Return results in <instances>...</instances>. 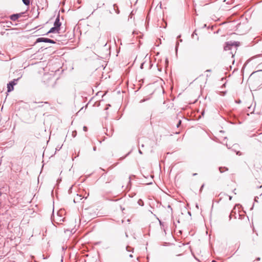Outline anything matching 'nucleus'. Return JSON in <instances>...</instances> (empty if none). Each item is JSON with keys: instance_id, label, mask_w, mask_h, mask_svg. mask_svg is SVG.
<instances>
[{"instance_id": "f03ea898", "label": "nucleus", "mask_w": 262, "mask_h": 262, "mask_svg": "<svg viewBox=\"0 0 262 262\" xmlns=\"http://www.w3.org/2000/svg\"><path fill=\"white\" fill-rule=\"evenodd\" d=\"M251 78L257 84L262 83V71L253 73L251 75Z\"/></svg>"}, {"instance_id": "423d86ee", "label": "nucleus", "mask_w": 262, "mask_h": 262, "mask_svg": "<svg viewBox=\"0 0 262 262\" xmlns=\"http://www.w3.org/2000/svg\"><path fill=\"white\" fill-rule=\"evenodd\" d=\"M254 186L255 188L261 189L262 188V183L258 180H256L254 182Z\"/></svg>"}, {"instance_id": "f8f14e48", "label": "nucleus", "mask_w": 262, "mask_h": 262, "mask_svg": "<svg viewBox=\"0 0 262 262\" xmlns=\"http://www.w3.org/2000/svg\"><path fill=\"white\" fill-rule=\"evenodd\" d=\"M1 195H2V192H0V196H1Z\"/></svg>"}, {"instance_id": "0eeeda50", "label": "nucleus", "mask_w": 262, "mask_h": 262, "mask_svg": "<svg viewBox=\"0 0 262 262\" xmlns=\"http://www.w3.org/2000/svg\"><path fill=\"white\" fill-rule=\"evenodd\" d=\"M20 15L18 14H13L10 16V18L12 20L15 21L17 20L20 17Z\"/></svg>"}, {"instance_id": "6e6552de", "label": "nucleus", "mask_w": 262, "mask_h": 262, "mask_svg": "<svg viewBox=\"0 0 262 262\" xmlns=\"http://www.w3.org/2000/svg\"><path fill=\"white\" fill-rule=\"evenodd\" d=\"M23 3L27 6L29 5L30 0H22Z\"/></svg>"}, {"instance_id": "f257e3e1", "label": "nucleus", "mask_w": 262, "mask_h": 262, "mask_svg": "<svg viewBox=\"0 0 262 262\" xmlns=\"http://www.w3.org/2000/svg\"><path fill=\"white\" fill-rule=\"evenodd\" d=\"M239 44V42L237 41H227L226 42L225 45L224 47V51L226 52L230 51V52L228 53V55L229 56H231V58H233Z\"/></svg>"}, {"instance_id": "9d476101", "label": "nucleus", "mask_w": 262, "mask_h": 262, "mask_svg": "<svg viewBox=\"0 0 262 262\" xmlns=\"http://www.w3.org/2000/svg\"><path fill=\"white\" fill-rule=\"evenodd\" d=\"M204 185H203L201 186V189H200V191H202V189H203V187H204Z\"/></svg>"}, {"instance_id": "20e7f679", "label": "nucleus", "mask_w": 262, "mask_h": 262, "mask_svg": "<svg viewBox=\"0 0 262 262\" xmlns=\"http://www.w3.org/2000/svg\"><path fill=\"white\" fill-rule=\"evenodd\" d=\"M48 42V43H55V42L51 39L46 38H38L37 39L36 41V43L37 42Z\"/></svg>"}, {"instance_id": "9b49d317", "label": "nucleus", "mask_w": 262, "mask_h": 262, "mask_svg": "<svg viewBox=\"0 0 262 262\" xmlns=\"http://www.w3.org/2000/svg\"><path fill=\"white\" fill-rule=\"evenodd\" d=\"M84 128V130L85 131H86V130H87V128H86V127H84V128Z\"/></svg>"}, {"instance_id": "7ed1b4c3", "label": "nucleus", "mask_w": 262, "mask_h": 262, "mask_svg": "<svg viewBox=\"0 0 262 262\" xmlns=\"http://www.w3.org/2000/svg\"><path fill=\"white\" fill-rule=\"evenodd\" d=\"M61 23L59 21V17L58 16L54 23V27L52 28L47 33H53L55 32H58Z\"/></svg>"}, {"instance_id": "39448f33", "label": "nucleus", "mask_w": 262, "mask_h": 262, "mask_svg": "<svg viewBox=\"0 0 262 262\" xmlns=\"http://www.w3.org/2000/svg\"><path fill=\"white\" fill-rule=\"evenodd\" d=\"M16 80L14 79L13 81H11L7 84V89H8L7 92H10L11 91L13 90V89H14L13 86L14 85H15L16 84V83L15 82Z\"/></svg>"}, {"instance_id": "1a4fd4ad", "label": "nucleus", "mask_w": 262, "mask_h": 262, "mask_svg": "<svg viewBox=\"0 0 262 262\" xmlns=\"http://www.w3.org/2000/svg\"><path fill=\"white\" fill-rule=\"evenodd\" d=\"M181 121L180 120L179 121L178 124H177V127H179V126L181 124Z\"/></svg>"}]
</instances>
